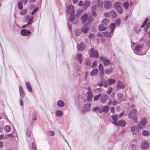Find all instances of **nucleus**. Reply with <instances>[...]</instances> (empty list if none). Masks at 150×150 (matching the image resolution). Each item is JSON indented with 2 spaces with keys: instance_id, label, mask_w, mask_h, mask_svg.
Listing matches in <instances>:
<instances>
[{
  "instance_id": "f3484780",
  "label": "nucleus",
  "mask_w": 150,
  "mask_h": 150,
  "mask_svg": "<svg viewBox=\"0 0 150 150\" xmlns=\"http://www.w3.org/2000/svg\"><path fill=\"white\" fill-rule=\"evenodd\" d=\"M104 5L105 8L106 9H108L111 8L112 4L109 1H105L104 2Z\"/></svg>"
},
{
  "instance_id": "f03ea898",
  "label": "nucleus",
  "mask_w": 150,
  "mask_h": 150,
  "mask_svg": "<svg viewBox=\"0 0 150 150\" xmlns=\"http://www.w3.org/2000/svg\"><path fill=\"white\" fill-rule=\"evenodd\" d=\"M137 110L136 109H133L128 114V117L130 119H132L134 122H137V117L136 115Z\"/></svg>"
},
{
  "instance_id": "aec40b11",
  "label": "nucleus",
  "mask_w": 150,
  "mask_h": 150,
  "mask_svg": "<svg viewBox=\"0 0 150 150\" xmlns=\"http://www.w3.org/2000/svg\"><path fill=\"white\" fill-rule=\"evenodd\" d=\"M98 73V70L97 68L93 69L92 71L90 73V75L91 76H95Z\"/></svg>"
},
{
  "instance_id": "79ce46f5",
  "label": "nucleus",
  "mask_w": 150,
  "mask_h": 150,
  "mask_svg": "<svg viewBox=\"0 0 150 150\" xmlns=\"http://www.w3.org/2000/svg\"><path fill=\"white\" fill-rule=\"evenodd\" d=\"M47 133L48 134L50 137L53 136L54 134V132L53 131H48Z\"/></svg>"
},
{
  "instance_id": "338daca9",
  "label": "nucleus",
  "mask_w": 150,
  "mask_h": 150,
  "mask_svg": "<svg viewBox=\"0 0 150 150\" xmlns=\"http://www.w3.org/2000/svg\"><path fill=\"white\" fill-rule=\"evenodd\" d=\"M27 134L28 137H30L31 134L30 132L29 131H28L27 132Z\"/></svg>"
},
{
  "instance_id": "bb28decb",
  "label": "nucleus",
  "mask_w": 150,
  "mask_h": 150,
  "mask_svg": "<svg viewBox=\"0 0 150 150\" xmlns=\"http://www.w3.org/2000/svg\"><path fill=\"white\" fill-rule=\"evenodd\" d=\"M57 105L60 107H63L64 105V102L62 100H59L57 102Z\"/></svg>"
},
{
  "instance_id": "58836bf2",
  "label": "nucleus",
  "mask_w": 150,
  "mask_h": 150,
  "mask_svg": "<svg viewBox=\"0 0 150 150\" xmlns=\"http://www.w3.org/2000/svg\"><path fill=\"white\" fill-rule=\"evenodd\" d=\"M18 8L20 10H22L23 8V6L22 5V3L21 1H19L18 4Z\"/></svg>"
},
{
  "instance_id": "393cba45",
  "label": "nucleus",
  "mask_w": 150,
  "mask_h": 150,
  "mask_svg": "<svg viewBox=\"0 0 150 150\" xmlns=\"http://www.w3.org/2000/svg\"><path fill=\"white\" fill-rule=\"evenodd\" d=\"M76 59L79 61L80 64L81 63L82 61V55L81 54H77L76 57Z\"/></svg>"
},
{
  "instance_id": "7c9ffc66",
  "label": "nucleus",
  "mask_w": 150,
  "mask_h": 150,
  "mask_svg": "<svg viewBox=\"0 0 150 150\" xmlns=\"http://www.w3.org/2000/svg\"><path fill=\"white\" fill-rule=\"evenodd\" d=\"M4 129L6 133H8L10 132L11 129L9 126L6 125Z\"/></svg>"
},
{
  "instance_id": "a19ab883",
  "label": "nucleus",
  "mask_w": 150,
  "mask_h": 150,
  "mask_svg": "<svg viewBox=\"0 0 150 150\" xmlns=\"http://www.w3.org/2000/svg\"><path fill=\"white\" fill-rule=\"evenodd\" d=\"M109 107L108 105H106L102 109L103 110V112H107L109 110Z\"/></svg>"
},
{
  "instance_id": "6e6552de",
  "label": "nucleus",
  "mask_w": 150,
  "mask_h": 150,
  "mask_svg": "<svg viewBox=\"0 0 150 150\" xmlns=\"http://www.w3.org/2000/svg\"><path fill=\"white\" fill-rule=\"evenodd\" d=\"M114 6L117 11L120 13L121 14L123 13V9L122 7L120 5V3H117L115 4Z\"/></svg>"
},
{
  "instance_id": "8fccbe9b",
  "label": "nucleus",
  "mask_w": 150,
  "mask_h": 150,
  "mask_svg": "<svg viewBox=\"0 0 150 150\" xmlns=\"http://www.w3.org/2000/svg\"><path fill=\"white\" fill-rule=\"evenodd\" d=\"M112 89H113L112 87L109 88L108 89V91H107V93L109 95H110L112 90Z\"/></svg>"
},
{
  "instance_id": "0e129e2a",
  "label": "nucleus",
  "mask_w": 150,
  "mask_h": 150,
  "mask_svg": "<svg viewBox=\"0 0 150 150\" xmlns=\"http://www.w3.org/2000/svg\"><path fill=\"white\" fill-rule=\"evenodd\" d=\"M108 85H109V84L107 82V81H105V83L103 84V86L105 87H107L108 86Z\"/></svg>"
},
{
  "instance_id": "20e7f679",
  "label": "nucleus",
  "mask_w": 150,
  "mask_h": 150,
  "mask_svg": "<svg viewBox=\"0 0 150 150\" xmlns=\"http://www.w3.org/2000/svg\"><path fill=\"white\" fill-rule=\"evenodd\" d=\"M89 54L91 57H94L98 58L99 57V54L97 51L91 49L89 52Z\"/></svg>"
},
{
  "instance_id": "69168bd1",
  "label": "nucleus",
  "mask_w": 150,
  "mask_h": 150,
  "mask_svg": "<svg viewBox=\"0 0 150 150\" xmlns=\"http://www.w3.org/2000/svg\"><path fill=\"white\" fill-rule=\"evenodd\" d=\"M105 57L103 55L101 56L100 57V59L103 62V60L105 59Z\"/></svg>"
},
{
  "instance_id": "3c124183",
  "label": "nucleus",
  "mask_w": 150,
  "mask_h": 150,
  "mask_svg": "<svg viewBox=\"0 0 150 150\" xmlns=\"http://www.w3.org/2000/svg\"><path fill=\"white\" fill-rule=\"evenodd\" d=\"M116 24L117 25H119L120 23V20L119 18H117L115 21Z\"/></svg>"
},
{
  "instance_id": "4d7b16f0",
  "label": "nucleus",
  "mask_w": 150,
  "mask_h": 150,
  "mask_svg": "<svg viewBox=\"0 0 150 150\" xmlns=\"http://www.w3.org/2000/svg\"><path fill=\"white\" fill-rule=\"evenodd\" d=\"M100 109V108L98 106H97L95 108H93V111H97L99 110Z\"/></svg>"
},
{
  "instance_id": "f704fd0d",
  "label": "nucleus",
  "mask_w": 150,
  "mask_h": 150,
  "mask_svg": "<svg viewBox=\"0 0 150 150\" xmlns=\"http://www.w3.org/2000/svg\"><path fill=\"white\" fill-rule=\"evenodd\" d=\"M102 33L105 36L108 38L110 37L111 36V33L109 32H104Z\"/></svg>"
},
{
  "instance_id": "4be33fe9",
  "label": "nucleus",
  "mask_w": 150,
  "mask_h": 150,
  "mask_svg": "<svg viewBox=\"0 0 150 150\" xmlns=\"http://www.w3.org/2000/svg\"><path fill=\"white\" fill-rule=\"evenodd\" d=\"M105 73L108 75H110L113 72V69L111 67L106 68L105 70Z\"/></svg>"
},
{
  "instance_id": "09e8293b",
  "label": "nucleus",
  "mask_w": 150,
  "mask_h": 150,
  "mask_svg": "<svg viewBox=\"0 0 150 150\" xmlns=\"http://www.w3.org/2000/svg\"><path fill=\"white\" fill-rule=\"evenodd\" d=\"M123 6L125 8L127 9L129 6V4L127 2H125L123 4Z\"/></svg>"
},
{
  "instance_id": "473e14b6",
  "label": "nucleus",
  "mask_w": 150,
  "mask_h": 150,
  "mask_svg": "<svg viewBox=\"0 0 150 150\" xmlns=\"http://www.w3.org/2000/svg\"><path fill=\"white\" fill-rule=\"evenodd\" d=\"M115 81L116 80L113 79H109L107 81V82L109 85L114 83H115Z\"/></svg>"
},
{
  "instance_id": "9b49d317",
  "label": "nucleus",
  "mask_w": 150,
  "mask_h": 150,
  "mask_svg": "<svg viewBox=\"0 0 150 150\" xmlns=\"http://www.w3.org/2000/svg\"><path fill=\"white\" fill-rule=\"evenodd\" d=\"M149 146V144L146 141H143L141 144V148L144 150L146 149Z\"/></svg>"
},
{
  "instance_id": "423d86ee",
  "label": "nucleus",
  "mask_w": 150,
  "mask_h": 150,
  "mask_svg": "<svg viewBox=\"0 0 150 150\" xmlns=\"http://www.w3.org/2000/svg\"><path fill=\"white\" fill-rule=\"evenodd\" d=\"M139 128L136 126H134L131 127V133L133 135H136L139 134Z\"/></svg>"
},
{
  "instance_id": "6e6d98bb",
  "label": "nucleus",
  "mask_w": 150,
  "mask_h": 150,
  "mask_svg": "<svg viewBox=\"0 0 150 150\" xmlns=\"http://www.w3.org/2000/svg\"><path fill=\"white\" fill-rule=\"evenodd\" d=\"M21 98L19 100V103L20 104V105L21 106H22L23 105V102L22 100V98Z\"/></svg>"
},
{
  "instance_id": "dca6fc26",
  "label": "nucleus",
  "mask_w": 150,
  "mask_h": 150,
  "mask_svg": "<svg viewBox=\"0 0 150 150\" xmlns=\"http://www.w3.org/2000/svg\"><path fill=\"white\" fill-rule=\"evenodd\" d=\"M30 33L31 32L30 30L25 29H22L21 31V34L23 36H28Z\"/></svg>"
},
{
  "instance_id": "c756f323",
  "label": "nucleus",
  "mask_w": 150,
  "mask_h": 150,
  "mask_svg": "<svg viewBox=\"0 0 150 150\" xmlns=\"http://www.w3.org/2000/svg\"><path fill=\"white\" fill-rule=\"evenodd\" d=\"M103 63L104 66L109 65L110 64V61L109 59H106L103 61Z\"/></svg>"
},
{
  "instance_id": "a211bd4d",
  "label": "nucleus",
  "mask_w": 150,
  "mask_h": 150,
  "mask_svg": "<svg viewBox=\"0 0 150 150\" xmlns=\"http://www.w3.org/2000/svg\"><path fill=\"white\" fill-rule=\"evenodd\" d=\"M85 25L82 28L81 31L84 33H86L88 31L89 28L88 25Z\"/></svg>"
},
{
  "instance_id": "864d4df0",
  "label": "nucleus",
  "mask_w": 150,
  "mask_h": 150,
  "mask_svg": "<svg viewBox=\"0 0 150 150\" xmlns=\"http://www.w3.org/2000/svg\"><path fill=\"white\" fill-rule=\"evenodd\" d=\"M89 37L90 39H93L95 38L94 35L93 34H90L89 35Z\"/></svg>"
},
{
  "instance_id": "49530a36",
  "label": "nucleus",
  "mask_w": 150,
  "mask_h": 150,
  "mask_svg": "<svg viewBox=\"0 0 150 150\" xmlns=\"http://www.w3.org/2000/svg\"><path fill=\"white\" fill-rule=\"evenodd\" d=\"M117 96L118 100H121L123 97L121 93H119L117 94Z\"/></svg>"
},
{
  "instance_id": "2eb2a0df",
  "label": "nucleus",
  "mask_w": 150,
  "mask_h": 150,
  "mask_svg": "<svg viewBox=\"0 0 150 150\" xmlns=\"http://www.w3.org/2000/svg\"><path fill=\"white\" fill-rule=\"evenodd\" d=\"M98 69L100 75L103 76L105 74L103 66L102 64H100L98 66Z\"/></svg>"
},
{
  "instance_id": "052dcab7",
  "label": "nucleus",
  "mask_w": 150,
  "mask_h": 150,
  "mask_svg": "<svg viewBox=\"0 0 150 150\" xmlns=\"http://www.w3.org/2000/svg\"><path fill=\"white\" fill-rule=\"evenodd\" d=\"M96 9V5H94L93 6L92 9H91V11H95V10Z\"/></svg>"
},
{
  "instance_id": "5701e85b",
  "label": "nucleus",
  "mask_w": 150,
  "mask_h": 150,
  "mask_svg": "<svg viewBox=\"0 0 150 150\" xmlns=\"http://www.w3.org/2000/svg\"><path fill=\"white\" fill-rule=\"evenodd\" d=\"M93 96V93L91 91V90L88 91L87 93V98L88 100L90 101L91 100L92 98V97Z\"/></svg>"
},
{
  "instance_id": "b1692460",
  "label": "nucleus",
  "mask_w": 150,
  "mask_h": 150,
  "mask_svg": "<svg viewBox=\"0 0 150 150\" xmlns=\"http://www.w3.org/2000/svg\"><path fill=\"white\" fill-rule=\"evenodd\" d=\"M107 29V26L104 24L101 23L98 27V29L100 31H103L106 30Z\"/></svg>"
},
{
  "instance_id": "2f4dec72",
  "label": "nucleus",
  "mask_w": 150,
  "mask_h": 150,
  "mask_svg": "<svg viewBox=\"0 0 150 150\" xmlns=\"http://www.w3.org/2000/svg\"><path fill=\"white\" fill-rule=\"evenodd\" d=\"M90 5V2L88 1H86L83 4V6L85 8V9L88 7Z\"/></svg>"
},
{
  "instance_id": "6ab92c4d",
  "label": "nucleus",
  "mask_w": 150,
  "mask_h": 150,
  "mask_svg": "<svg viewBox=\"0 0 150 150\" xmlns=\"http://www.w3.org/2000/svg\"><path fill=\"white\" fill-rule=\"evenodd\" d=\"M19 91L20 94V96L21 98H23L25 96V94L22 87L19 86Z\"/></svg>"
},
{
  "instance_id": "13d9d810",
  "label": "nucleus",
  "mask_w": 150,
  "mask_h": 150,
  "mask_svg": "<svg viewBox=\"0 0 150 150\" xmlns=\"http://www.w3.org/2000/svg\"><path fill=\"white\" fill-rule=\"evenodd\" d=\"M33 22V20H32V19H30L27 23V25H30Z\"/></svg>"
},
{
  "instance_id": "5fc2aeb1",
  "label": "nucleus",
  "mask_w": 150,
  "mask_h": 150,
  "mask_svg": "<svg viewBox=\"0 0 150 150\" xmlns=\"http://www.w3.org/2000/svg\"><path fill=\"white\" fill-rule=\"evenodd\" d=\"M150 26V25L149 23H148L145 27L144 30L146 32H147V29Z\"/></svg>"
},
{
  "instance_id": "603ef678",
  "label": "nucleus",
  "mask_w": 150,
  "mask_h": 150,
  "mask_svg": "<svg viewBox=\"0 0 150 150\" xmlns=\"http://www.w3.org/2000/svg\"><path fill=\"white\" fill-rule=\"evenodd\" d=\"M101 95V93H100L99 95H97L96 96H95L94 97V100H97L98 99L100 98V95Z\"/></svg>"
},
{
  "instance_id": "ea45409f",
  "label": "nucleus",
  "mask_w": 150,
  "mask_h": 150,
  "mask_svg": "<svg viewBox=\"0 0 150 150\" xmlns=\"http://www.w3.org/2000/svg\"><path fill=\"white\" fill-rule=\"evenodd\" d=\"M21 11L20 12V14L22 16H25L27 13V10L26 9H23L21 10Z\"/></svg>"
},
{
  "instance_id": "f8f14e48",
  "label": "nucleus",
  "mask_w": 150,
  "mask_h": 150,
  "mask_svg": "<svg viewBox=\"0 0 150 150\" xmlns=\"http://www.w3.org/2000/svg\"><path fill=\"white\" fill-rule=\"evenodd\" d=\"M126 125V122L125 121L123 120H121L117 122V124L115 125L119 126L122 127H124Z\"/></svg>"
},
{
  "instance_id": "ddd939ff",
  "label": "nucleus",
  "mask_w": 150,
  "mask_h": 150,
  "mask_svg": "<svg viewBox=\"0 0 150 150\" xmlns=\"http://www.w3.org/2000/svg\"><path fill=\"white\" fill-rule=\"evenodd\" d=\"M67 11L69 13H74V6L72 5H69L68 7Z\"/></svg>"
},
{
  "instance_id": "1a4fd4ad",
  "label": "nucleus",
  "mask_w": 150,
  "mask_h": 150,
  "mask_svg": "<svg viewBox=\"0 0 150 150\" xmlns=\"http://www.w3.org/2000/svg\"><path fill=\"white\" fill-rule=\"evenodd\" d=\"M143 46V45H138L137 46H136L134 48L135 50V52H134L137 54H139V55H142L144 54H145V53L146 52V51L144 53L142 54H140L139 53H138V51H139L140 50H141V49L142 48V47Z\"/></svg>"
},
{
  "instance_id": "412c9836",
  "label": "nucleus",
  "mask_w": 150,
  "mask_h": 150,
  "mask_svg": "<svg viewBox=\"0 0 150 150\" xmlns=\"http://www.w3.org/2000/svg\"><path fill=\"white\" fill-rule=\"evenodd\" d=\"M111 117L113 120V121L112 122V123L114 125H115L116 124H117V115H112Z\"/></svg>"
},
{
  "instance_id": "7ed1b4c3",
  "label": "nucleus",
  "mask_w": 150,
  "mask_h": 150,
  "mask_svg": "<svg viewBox=\"0 0 150 150\" xmlns=\"http://www.w3.org/2000/svg\"><path fill=\"white\" fill-rule=\"evenodd\" d=\"M147 123V120L146 118H142L138 125V127L139 129H142L145 128Z\"/></svg>"
},
{
  "instance_id": "37998d69",
  "label": "nucleus",
  "mask_w": 150,
  "mask_h": 150,
  "mask_svg": "<svg viewBox=\"0 0 150 150\" xmlns=\"http://www.w3.org/2000/svg\"><path fill=\"white\" fill-rule=\"evenodd\" d=\"M70 17L69 18V20L72 22L74 19L75 16L74 13L70 14Z\"/></svg>"
},
{
  "instance_id": "c9c22d12",
  "label": "nucleus",
  "mask_w": 150,
  "mask_h": 150,
  "mask_svg": "<svg viewBox=\"0 0 150 150\" xmlns=\"http://www.w3.org/2000/svg\"><path fill=\"white\" fill-rule=\"evenodd\" d=\"M7 136H10L11 137H12V135L10 134L7 135L5 137H4L3 134H1L0 135V140L7 139L8 138Z\"/></svg>"
},
{
  "instance_id": "72a5a7b5",
  "label": "nucleus",
  "mask_w": 150,
  "mask_h": 150,
  "mask_svg": "<svg viewBox=\"0 0 150 150\" xmlns=\"http://www.w3.org/2000/svg\"><path fill=\"white\" fill-rule=\"evenodd\" d=\"M142 134L144 136H148L149 135L150 133L148 131L143 130L142 132Z\"/></svg>"
},
{
  "instance_id": "c85d7f7f",
  "label": "nucleus",
  "mask_w": 150,
  "mask_h": 150,
  "mask_svg": "<svg viewBox=\"0 0 150 150\" xmlns=\"http://www.w3.org/2000/svg\"><path fill=\"white\" fill-rule=\"evenodd\" d=\"M118 87L120 88H125L123 83L120 81H118L117 82Z\"/></svg>"
},
{
  "instance_id": "0eeeda50",
  "label": "nucleus",
  "mask_w": 150,
  "mask_h": 150,
  "mask_svg": "<svg viewBox=\"0 0 150 150\" xmlns=\"http://www.w3.org/2000/svg\"><path fill=\"white\" fill-rule=\"evenodd\" d=\"M105 15L106 17H111L112 18H115L117 16V14L116 12L112 10L110 12L105 13Z\"/></svg>"
},
{
  "instance_id": "4468645a",
  "label": "nucleus",
  "mask_w": 150,
  "mask_h": 150,
  "mask_svg": "<svg viewBox=\"0 0 150 150\" xmlns=\"http://www.w3.org/2000/svg\"><path fill=\"white\" fill-rule=\"evenodd\" d=\"M77 47L78 50L81 51L83 50L85 48L84 45L82 42L78 44Z\"/></svg>"
},
{
  "instance_id": "9d476101",
  "label": "nucleus",
  "mask_w": 150,
  "mask_h": 150,
  "mask_svg": "<svg viewBox=\"0 0 150 150\" xmlns=\"http://www.w3.org/2000/svg\"><path fill=\"white\" fill-rule=\"evenodd\" d=\"M91 105L90 103H87L84 105L82 111L83 113H85L89 110V109L91 107Z\"/></svg>"
},
{
  "instance_id": "de8ad7c7",
  "label": "nucleus",
  "mask_w": 150,
  "mask_h": 150,
  "mask_svg": "<svg viewBox=\"0 0 150 150\" xmlns=\"http://www.w3.org/2000/svg\"><path fill=\"white\" fill-rule=\"evenodd\" d=\"M32 119V120L35 121L37 120V118L36 114L34 113L33 114Z\"/></svg>"
},
{
  "instance_id": "a878e982",
  "label": "nucleus",
  "mask_w": 150,
  "mask_h": 150,
  "mask_svg": "<svg viewBox=\"0 0 150 150\" xmlns=\"http://www.w3.org/2000/svg\"><path fill=\"white\" fill-rule=\"evenodd\" d=\"M25 85L28 90L30 92H32L33 90L29 83L26 82L25 83Z\"/></svg>"
},
{
  "instance_id": "e2e57ef3",
  "label": "nucleus",
  "mask_w": 150,
  "mask_h": 150,
  "mask_svg": "<svg viewBox=\"0 0 150 150\" xmlns=\"http://www.w3.org/2000/svg\"><path fill=\"white\" fill-rule=\"evenodd\" d=\"M110 110L111 111V112H112V113H114L115 112V109L113 107H111L110 108Z\"/></svg>"
},
{
  "instance_id": "39448f33",
  "label": "nucleus",
  "mask_w": 150,
  "mask_h": 150,
  "mask_svg": "<svg viewBox=\"0 0 150 150\" xmlns=\"http://www.w3.org/2000/svg\"><path fill=\"white\" fill-rule=\"evenodd\" d=\"M108 99V96L107 95L105 94L101 95L100 98V102L103 104L105 103Z\"/></svg>"
},
{
  "instance_id": "e433bc0d",
  "label": "nucleus",
  "mask_w": 150,
  "mask_h": 150,
  "mask_svg": "<svg viewBox=\"0 0 150 150\" xmlns=\"http://www.w3.org/2000/svg\"><path fill=\"white\" fill-rule=\"evenodd\" d=\"M115 23H112L110 26V31L111 33H112L115 28Z\"/></svg>"
},
{
  "instance_id": "680f3d73",
  "label": "nucleus",
  "mask_w": 150,
  "mask_h": 150,
  "mask_svg": "<svg viewBox=\"0 0 150 150\" xmlns=\"http://www.w3.org/2000/svg\"><path fill=\"white\" fill-rule=\"evenodd\" d=\"M22 2V3H23L24 5L26 4L28 2V0H21V1Z\"/></svg>"
},
{
  "instance_id": "c03bdc74",
  "label": "nucleus",
  "mask_w": 150,
  "mask_h": 150,
  "mask_svg": "<svg viewBox=\"0 0 150 150\" xmlns=\"http://www.w3.org/2000/svg\"><path fill=\"white\" fill-rule=\"evenodd\" d=\"M32 150H36L37 148L34 142H33L32 144Z\"/></svg>"
},
{
  "instance_id": "a18cd8bd",
  "label": "nucleus",
  "mask_w": 150,
  "mask_h": 150,
  "mask_svg": "<svg viewBox=\"0 0 150 150\" xmlns=\"http://www.w3.org/2000/svg\"><path fill=\"white\" fill-rule=\"evenodd\" d=\"M75 35L76 36H79L80 33V31L79 30H77L74 32Z\"/></svg>"
},
{
  "instance_id": "4c0bfd02",
  "label": "nucleus",
  "mask_w": 150,
  "mask_h": 150,
  "mask_svg": "<svg viewBox=\"0 0 150 150\" xmlns=\"http://www.w3.org/2000/svg\"><path fill=\"white\" fill-rule=\"evenodd\" d=\"M109 21L106 18L104 19L101 22V23L103 24H104L106 26L108 25L109 23Z\"/></svg>"
},
{
  "instance_id": "cd10ccee",
  "label": "nucleus",
  "mask_w": 150,
  "mask_h": 150,
  "mask_svg": "<svg viewBox=\"0 0 150 150\" xmlns=\"http://www.w3.org/2000/svg\"><path fill=\"white\" fill-rule=\"evenodd\" d=\"M63 112L60 110H57L56 111L55 113V115L58 117H61L63 115Z\"/></svg>"
},
{
  "instance_id": "f257e3e1",
  "label": "nucleus",
  "mask_w": 150,
  "mask_h": 150,
  "mask_svg": "<svg viewBox=\"0 0 150 150\" xmlns=\"http://www.w3.org/2000/svg\"><path fill=\"white\" fill-rule=\"evenodd\" d=\"M81 21L83 25H88L90 23L94 21L93 18L91 16L90 13H85L81 18Z\"/></svg>"
},
{
  "instance_id": "774afa93",
  "label": "nucleus",
  "mask_w": 150,
  "mask_h": 150,
  "mask_svg": "<svg viewBox=\"0 0 150 150\" xmlns=\"http://www.w3.org/2000/svg\"><path fill=\"white\" fill-rule=\"evenodd\" d=\"M97 64V62L96 61H94L92 65V67H94L96 66Z\"/></svg>"
},
{
  "instance_id": "bf43d9fd",
  "label": "nucleus",
  "mask_w": 150,
  "mask_h": 150,
  "mask_svg": "<svg viewBox=\"0 0 150 150\" xmlns=\"http://www.w3.org/2000/svg\"><path fill=\"white\" fill-rule=\"evenodd\" d=\"M140 31L141 30L139 28H137L135 29V31L137 33H139Z\"/></svg>"
}]
</instances>
